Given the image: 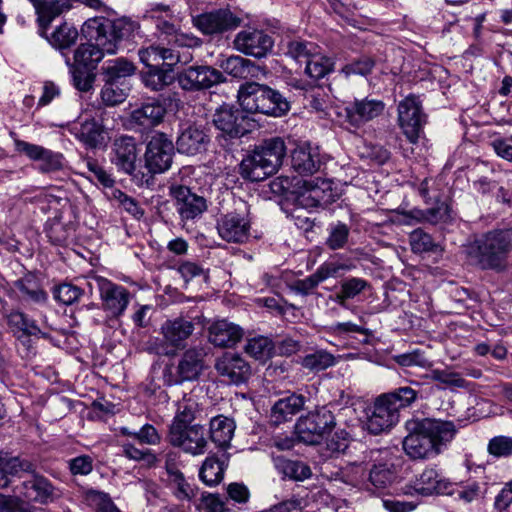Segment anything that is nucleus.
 <instances>
[{
	"instance_id": "obj_28",
	"label": "nucleus",
	"mask_w": 512,
	"mask_h": 512,
	"mask_svg": "<svg viewBox=\"0 0 512 512\" xmlns=\"http://www.w3.org/2000/svg\"><path fill=\"white\" fill-rule=\"evenodd\" d=\"M71 133L76 139L91 149L100 148L106 141L104 127L95 119H86L75 123L71 128Z\"/></svg>"
},
{
	"instance_id": "obj_23",
	"label": "nucleus",
	"mask_w": 512,
	"mask_h": 512,
	"mask_svg": "<svg viewBox=\"0 0 512 512\" xmlns=\"http://www.w3.org/2000/svg\"><path fill=\"white\" fill-rule=\"evenodd\" d=\"M215 369L222 377L237 385L246 382L251 375L250 365L234 353H225L218 358Z\"/></svg>"
},
{
	"instance_id": "obj_35",
	"label": "nucleus",
	"mask_w": 512,
	"mask_h": 512,
	"mask_svg": "<svg viewBox=\"0 0 512 512\" xmlns=\"http://www.w3.org/2000/svg\"><path fill=\"white\" fill-rule=\"evenodd\" d=\"M235 429L234 420L224 415L215 416L210 420V438L219 448L226 449L230 446Z\"/></svg>"
},
{
	"instance_id": "obj_37",
	"label": "nucleus",
	"mask_w": 512,
	"mask_h": 512,
	"mask_svg": "<svg viewBox=\"0 0 512 512\" xmlns=\"http://www.w3.org/2000/svg\"><path fill=\"white\" fill-rule=\"evenodd\" d=\"M166 114V108L159 102H151L135 109L131 114L134 123L150 128L159 125Z\"/></svg>"
},
{
	"instance_id": "obj_51",
	"label": "nucleus",
	"mask_w": 512,
	"mask_h": 512,
	"mask_svg": "<svg viewBox=\"0 0 512 512\" xmlns=\"http://www.w3.org/2000/svg\"><path fill=\"white\" fill-rule=\"evenodd\" d=\"M0 467L9 477L17 475L19 472H33L34 466L31 462L21 460L19 457L10 456L0 451Z\"/></svg>"
},
{
	"instance_id": "obj_58",
	"label": "nucleus",
	"mask_w": 512,
	"mask_h": 512,
	"mask_svg": "<svg viewBox=\"0 0 512 512\" xmlns=\"http://www.w3.org/2000/svg\"><path fill=\"white\" fill-rule=\"evenodd\" d=\"M313 44L300 40L289 41L286 45L285 54L298 63H306L313 54Z\"/></svg>"
},
{
	"instance_id": "obj_64",
	"label": "nucleus",
	"mask_w": 512,
	"mask_h": 512,
	"mask_svg": "<svg viewBox=\"0 0 512 512\" xmlns=\"http://www.w3.org/2000/svg\"><path fill=\"white\" fill-rule=\"evenodd\" d=\"M488 451L496 457H507L512 454V438L497 436L489 441Z\"/></svg>"
},
{
	"instance_id": "obj_13",
	"label": "nucleus",
	"mask_w": 512,
	"mask_h": 512,
	"mask_svg": "<svg viewBox=\"0 0 512 512\" xmlns=\"http://www.w3.org/2000/svg\"><path fill=\"white\" fill-rule=\"evenodd\" d=\"M244 111L243 108L223 104L215 110L212 122L230 138H239L251 130L250 119Z\"/></svg>"
},
{
	"instance_id": "obj_62",
	"label": "nucleus",
	"mask_w": 512,
	"mask_h": 512,
	"mask_svg": "<svg viewBox=\"0 0 512 512\" xmlns=\"http://www.w3.org/2000/svg\"><path fill=\"white\" fill-rule=\"evenodd\" d=\"M34 510L33 505L18 501L14 493L11 496L0 494V512H34Z\"/></svg>"
},
{
	"instance_id": "obj_56",
	"label": "nucleus",
	"mask_w": 512,
	"mask_h": 512,
	"mask_svg": "<svg viewBox=\"0 0 512 512\" xmlns=\"http://www.w3.org/2000/svg\"><path fill=\"white\" fill-rule=\"evenodd\" d=\"M392 359L401 367L429 368L432 365L425 353L419 349L394 355Z\"/></svg>"
},
{
	"instance_id": "obj_45",
	"label": "nucleus",
	"mask_w": 512,
	"mask_h": 512,
	"mask_svg": "<svg viewBox=\"0 0 512 512\" xmlns=\"http://www.w3.org/2000/svg\"><path fill=\"white\" fill-rule=\"evenodd\" d=\"M15 287L20 291L24 300L39 304L47 301V293L32 277H25L17 280L15 282Z\"/></svg>"
},
{
	"instance_id": "obj_17",
	"label": "nucleus",
	"mask_w": 512,
	"mask_h": 512,
	"mask_svg": "<svg viewBox=\"0 0 512 512\" xmlns=\"http://www.w3.org/2000/svg\"><path fill=\"white\" fill-rule=\"evenodd\" d=\"M170 195L176 201V209L182 221L200 217L208 208L207 200L184 185H171Z\"/></svg>"
},
{
	"instance_id": "obj_44",
	"label": "nucleus",
	"mask_w": 512,
	"mask_h": 512,
	"mask_svg": "<svg viewBox=\"0 0 512 512\" xmlns=\"http://www.w3.org/2000/svg\"><path fill=\"white\" fill-rule=\"evenodd\" d=\"M381 396L390 406H394L397 413H399L401 408L409 407L417 400L418 391L410 386H404Z\"/></svg>"
},
{
	"instance_id": "obj_50",
	"label": "nucleus",
	"mask_w": 512,
	"mask_h": 512,
	"mask_svg": "<svg viewBox=\"0 0 512 512\" xmlns=\"http://www.w3.org/2000/svg\"><path fill=\"white\" fill-rule=\"evenodd\" d=\"M368 286V282L362 278H349L341 283L340 291L336 294V300L344 306L346 300L356 297Z\"/></svg>"
},
{
	"instance_id": "obj_52",
	"label": "nucleus",
	"mask_w": 512,
	"mask_h": 512,
	"mask_svg": "<svg viewBox=\"0 0 512 512\" xmlns=\"http://www.w3.org/2000/svg\"><path fill=\"white\" fill-rule=\"evenodd\" d=\"M279 468L284 476L296 481L308 479L312 474L311 469L307 464L297 460H282L279 463Z\"/></svg>"
},
{
	"instance_id": "obj_46",
	"label": "nucleus",
	"mask_w": 512,
	"mask_h": 512,
	"mask_svg": "<svg viewBox=\"0 0 512 512\" xmlns=\"http://www.w3.org/2000/svg\"><path fill=\"white\" fill-rule=\"evenodd\" d=\"M245 352L256 360L265 362L272 356L273 342L264 336H258L247 340Z\"/></svg>"
},
{
	"instance_id": "obj_63",
	"label": "nucleus",
	"mask_w": 512,
	"mask_h": 512,
	"mask_svg": "<svg viewBox=\"0 0 512 512\" xmlns=\"http://www.w3.org/2000/svg\"><path fill=\"white\" fill-rule=\"evenodd\" d=\"M82 295V290L72 284H61L55 290V298L65 304L71 305Z\"/></svg>"
},
{
	"instance_id": "obj_7",
	"label": "nucleus",
	"mask_w": 512,
	"mask_h": 512,
	"mask_svg": "<svg viewBox=\"0 0 512 512\" xmlns=\"http://www.w3.org/2000/svg\"><path fill=\"white\" fill-rule=\"evenodd\" d=\"M205 355V349L202 347L187 349L177 365H169L164 369L165 384L172 386L198 379L204 369Z\"/></svg>"
},
{
	"instance_id": "obj_3",
	"label": "nucleus",
	"mask_w": 512,
	"mask_h": 512,
	"mask_svg": "<svg viewBox=\"0 0 512 512\" xmlns=\"http://www.w3.org/2000/svg\"><path fill=\"white\" fill-rule=\"evenodd\" d=\"M512 251V228H497L475 238L466 248V254L474 266L481 270L504 272L508 267V255Z\"/></svg>"
},
{
	"instance_id": "obj_14",
	"label": "nucleus",
	"mask_w": 512,
	"mask_h": 512,
	"mask_svg": "<svg viewBox=\"0 0 512 512\" xmlns=\"http://www.w3.org/2000/svg\"><path fill=\"white\" fill-rule=\"evenodd\" d=\"M421 102L415 96H408L398 105V122L411 143H416L425 124Z\"/></svg>"
},
{
	"instance_id": "obj_22",
	"label": "nucleus",
	"mask_w": 512,
	"mask_h": 512,
	"mask_svg": "<svg viewBox=\"0 0 512 512\" xmlns=\"http://www.w3.org/2000/svg\"><path fill=\"white\" fill-rule=\"evenodd\" d=\"M16 151L25 154L27 157L34 161H41L39 166L40 171L43 173L54 172L62 169L63 156L60 153H55L40 145L28 143L23 140H15Z\"/></svg>"
},
{
	"instance_id": "obj_16",
	"label": "nucleus",
	"mask_w": 512,
	"mask_h": 512,
	"mask_svg": "<svg viewBox=\"0 0 512 512\" xmlns=\"http://www.w3.org/2000/svg\"><path fill=\"white\" fill-rule=\"evenodd\" d=\"M13 493L18 501L32 505V502L46 504L53 499L54 487L50 481L37 474L13 485Z\"/></svg>"
},
{
	"instance_id": "obj_53",
	"label": "nucleus",
	"mask_w": 512,
	"mask_h": 512,
	"mask_svg": "<svg viewBox=\"0 0 512 512\" xmlns=\"http://www.w3.org/2000/svg\"><path fill=\"white\" fill-rule=\"evenodd\" d=\"M335 363V358L332 354L319 350L313 353L307 354L303 357L301 364L304 368L314 370V371H322L327 369L328 367L333 366Z\"/></svg>"
},
{
	"instance_id": "obj_4",
	"label": "nucleus",
	"mask_w": 512,
	"mask_h": 512,
	"mask_svg": "<svg viewBox=\"0 0 512 512\" xmlns=\"http://www.w3.org/2000/svg\"><path fill=\"white\" fill-rule=\"evenodd\" d=\"M285 154L286 146L281 138L267 139L242 160L240 174L253 182L265 180L278 170Z\"/></svg>"
},
{
	"instance_id": "obj_20",
	"label": "nucleus",
	"mask_w": 512,
	"mask_h": 512,
	"mask_svg": "<svg viewBox=\"0 0 512 512\" xmlns=\"http://www.w3.org/2000/svg\"><path fill=\"white\" fill-rule=\"evenodd\" d=\"M300 188L295 201L297 206L305 209L327 203L332 193L331 183L320 178L303 180Z\"/></svg>"
},
{
	"instance_id": "obj_6",
	"label": "nucleus",
	"mask_w": 512,
	"mask_h": 512,
	"mask_svg": "<svg viewBox=\"0 0 512 512\" xmlns=\"http://www.w3.org/2000/svg\"><path fill=\"white\" fill-rule=\"evenodd\" d=\"M336 427V418L328 406L317 407L301 416L295 425L298 439L309 445L319 444Z\"/></svg>"
},
{
	"instance_id": "obj_19",
	"label": "nucleus",
	"mask_w": 512,
	"mask_h": 512,
	"mask_svg": "<svg viewBox=\"0 0 512 512\" xmlns=\"http://www.w3.org/2000/svg\"><path fill=\"white\" fill-rule=\"evenodd\" d=\"M385 107V103L379 99L369 97L355 99L345 108L346 121L354 128H360L381 116Z\"/></svg>"
},
{
	"instance_id": "obj_41",
	"label": "nucleus",
	"mask_w": 512,
	"mask_h": 512,
	"mask_svg": "<svg viewBox=\"0 0 512 512\" xmlns=\"http://www.w3.org/2000/svg\"><path fill=\"white\" fill-rule=\"evenodd\" d=\"M45 32H47V30ZM78 35V30L74 26L64 22L57 27L50 36H47V33L42 36L45 37L52 46L58 49H67L76 43Z\"/></svg>"
},
{
	"instance_id": "obj_43",
	"label": "nucleus",
	"mask_w": 512,
	"mask_h": 512,
	"mask_svg": "<svg viewBox=\"0 0 512 512\" xmlns=\"http://www.w3.org/2000/svg\"><path fill=\"white\" fill-rule=\"evenodd\" d=\"M224 463L217 457L210 456L203 462L200 471V479L208 486L219 484L224 476Z\"/></svg>"
},
{
	"instance_id": "obj_27",
	"label": "nucleus",
	"mask_w": 512,
	"mask_h": 512,
	"mask_svg": "<svg viewBox=\"0 0 512 512\" xmlns=\"http://www.w3.org/2000/svg\"><path fill=\"white\" fill-rule=\"evenodd\" d=\"M242 337L243 329L227 320H218L209 327V341L217 347H233Z\"/></svg>"
},
{
	"instance_id": "obj_61",
	"label": "nucleus",
	"mask_w": 512,
	"mask_h": 512,
	"mask_svg": "<svg viewBox=\"0 0 512 512\" xmlns=\"http://www.w3.org/2000/svg\"><path fill=\"white\" fill-rule=\"evenodd\" d=\"M410 244L416 253L432 251L434 247L432 237L421 229H416L410 234Z\"/></svg>"
},
{
	"instance_id": "obj_42",
	"label": "nucleus",
	"mask_w": 512,
	"mask_h": 512,
	"mask_svg": "<svg viewBox=\"0 0 512 512\" xmlns=\"http://www.w3.org/2000/svg\"><path fill=\"white\" fill-rule=\"evenodd\" d=\"M198 403L191 397H184L177 404V411L169 429L189 426L196 418Z\"/></svg>"
},
{
	"instance_id": "obj_30",
	"label": "nucleus",
	"mask_w": 512,
	"mask_h": 512,
	"mask_svg": "<svg viewBox=\"0 0 512 512\" xmlns=\"http://www.w3.org/2000/svg\"><path fill=\"white\" fill-rule=\"evenodd\" d=\"M140 61L146 68L159 66L173 67L180 61V55L174 48L151 45L138 51Z\"/></svg>"
},
{
	"instance_id": "obj_26",
	"label": "nucleus",
	"mask_w": 512,
	"mask_h": 512,
	"mask_svg": "<svg viewBox=\"0 0 512 512\" xmlns=\"http://www.w3.org/2000/svg\"><path fill=\"white\" fill-rule=\"evenodd\" d=\"M112 162L126 174H132L136 168L137 148L131 136H120L113 142Z\"/></svg>"
},
{
	"instance_id": "obj_33",
	"label": "nucleus",
	"mask_w": 512,
	"mask_h": 512,
	"mask_svg": "<svg viewBox=\"0 0 512 512\" xmlns=\"http://www.w3.org/2000/svg\"><path fill=\"white\" fill-rule=\"evenodd\" d=\"M293 169L301 175H311L320 168L319 154L308 144L297 146L291 155Z\"/></svg>"
},
{
	"instance_id": "obj_8",
	"label": "nucleus",
	"mask_w": 512,
	"mask_h": 512,
	"mask_svg": "<svg viewBox=\"0 0 512 512\" xmlns=\"http://www.w3.org/2000/svg\"><path fill=\"white\" fill-rule=\"evenodd\" d=\"M250 229L249 207L245 202H240L233 211L222 215L217 221L218 234L227 242H246Z\"/></svg>"
},
{
	"instance_id": "obj_60",
	"label": "nucleus",
	"mask_w": 512,
	"mask_h": 512,
	"mask_svg": "<svg viewBox=\"0 0 512 512\" xmlns=\"http://www.w3.org/2000/svg\"><path fill=\"white\" fill-rule=\"evenodd\" d=\"M123 453L127 458L143 461L149 467L155 466L158 461L157 456L150 449L141 450L132 444H124Z\"/></svg>"
},
{
	"instance_id": "obj_48",
	"label": "nucleus",
	"mask_w": 512,
	"mask_h": 512,
	"mask_svg": "<svg viewBox=\"0 0 512 512\" xmlns=\"http://www.w3.org/2000/svg\"><path fill=\"white\" fill-rule=\"evenodd\" d=\"M333 69L330 58L319 54H312L305 63V73L312 79L318 80L326 76Z\"/></svg>"
},
{
	"instance_id": "obj_59",
	"label": "nucleus",
	"mask_w": 512,
	"mask_h": 512,
	"mask_svg": "<svg viewBox=\"0 0 512 512\" xmlns=\"http://www.w3.org/2000/svg\"><path fill=\"white\" fill-rule=\"evenodd\" d=\"M375 62L371 57L362 56L359 59L346 64L342 68V72L346 76L361 75L366 76L371 73L374 68Z\"/></svg>"
},
{
	"instance_id": "obj_5",
	"label": "nucleus",
	"mask_w": 512,
	"mask_h": 512,
	"mask_svg": "<svg viewBox=\"0 0 512 512\" xmlns=\"http://www.w3.org/2000/svg\"><path fill=\"white\" fill-rule=\"evenodd\" d=\"M238 100L243 110L250 113L280 117L290 109L289 102L279 91L257 82L242 84L238 90Z\"/></svg>"
},
{
	"instance_id": "obj_32",
	"label": "nucleus",
	"mask_w": 512,
	"mask_h": 512,
	"mask_svg": "<svg viewBox=\"0 0 512 512\" xmlns=\"http://www.w3.org/2000/svg\"><path fill=\"white\" fill-rule=\"evenodd\" d=\"M305 405V397L301 394H291L279 399L271 408V420L278 425L291 420Z\"/></svg>"
},
{
	"instance_id": "obj_40",
	"label": "nucleus",
	"mask_w": 512,
	"mask_h": 512,
	"mask_svg": "<svg viewBox=\"0 0 512 512\" xmlns=\"http://www.w3.org/2000/svg\"><path fill=\"white\" fill-rule=\"evenodd\" d=\"M396 478L397 476L393 466L387 463L375 464L369 472V482L376 491L390 487Z\"/></svg>"
},
{
	"instance_id": "obj_10",
	"label": "nucleus",
	"mask_w": 512,
	"mask_h": 512,
	"mask_svg": "<svg viewBox=\"0 0 512 512\" xmlns=\"http://www.w3.org/2000/svg\"><path fill=\"white\" fill-rule=\"evenodd\" d=\"M176 80L181 89L197 92L209 89L225 81L223 73L208 65H191L180 71Z\"/></svg>"
},
{
	"instance_id": "obj_21",
	"label": "nucleus",
	"mask_w": 512,
	"mask_h": 512,
	"mask_svg": "<svg viewBox=\"0 0 512 512\" xmlns=\"http://www.w3.org/2000/svg\"><path fill=\"white\" fill-rule=\"evenodd\" d=\"M399 420L394 406H390L382 396H379L368 414L366 426L367 430L374 435L381 434L391 429Z\"/></svg>"
},
{
	"instance_id": "obj_1",
	"label": "nucleus",
	"mask_w": 512,
	"mask_h": 512,
	"mask_svg": "<svg viewBox=\"0 0 512 512\" xmlns=\"http://www.w3.org/2000/svg\"><path fill=\"white\" fill-rule=\"evenodd\" d=\"M137 22L127 18L111 20L106 17L88 19L82 26L83 35L90 43L81 44L74 53L75 63L86 69H94L105 54H114L124 39L138 30Z\"/></svg>"
},
{
	"instance_id": "obj_38",
	"label": "nucleus",
	"mask_w": 512,
	"mask_h": 512,
	"mask_svg": "<svg viewBox=\"0 0 512 512\" xmlns=\"http://www.w3.org/2000/svg\"><path fill=\"white\" fill-rule=\"evenodd\" d=\"M220 68L234 78L245 79L254 75L256 65L249 59L232 55L221 61Z\"/></svg>"
},
{
	"instance_id": "obj_29",
	"label": "nucleus",
	"mask_w": 512,
	"mask_h": 512,
	"mask_svg": "<svg viewBox=\"0 0 512 512\" xmlns=\"http://www.w3.org/2000/svg\"><path fill=\"white\" fill-rule=\"evenodd\" d=\"M34 6L39 24V34L45 35V31L51 22L60 14L68 11L71 4L68 0H29Z\"/></svg>"
},
{
	"instance_id": "obj_11",
	"label": "nucleus",
	"mask_w": 512,
	"mask_h": 512,
	"mask_svg": "<svg viewBox=\"0 0 512 512\" xmlns=\"http://www.w3.org/2000/svg\"><path fill=\"white\" fill-rule=\"evenodd\" d=\"M167 441L192 456L203 455L208 446L206 430L200 424L169 429Z\"/></svg>"
},
{
	"instance_id": "obj_31",
	"label": "nucleus",
	"mask_w": 512,
	"mask_h": 512,
	"mask_svg": "<svg viewBox=\"0 0 512 512\" xmlns=\"http://www.w3.org/2000/svg\"><path fill=\"white\" fill-rule=\"evenodd\" d=\"M194 323L184 318L166 320L161 326L164 340L174 348H184L185 341L194 331Z\"/></svg>"
},
{
	"instance_id": "obj_24",
	"label": "nucleus",
	"mask_w": 512,
	"mask_h": 512,
	"mask_svg": "<svg viewBox=\"0 0 512 512\" xmlns=\"http://www.w3.org/2000/svg\"><path fill=\"white\" fill-rule=\"evenodd\" d=\"M210 138L205 130L197 125H187L180 130L176 140L179 153L196 155L206 150Z\"/></svg>"
},
{
	"instance_id": "obj_47",
	"label": "nucleus",
	"mask_w": 512,
	"mask_h": 512,
	"mask_svg": "<svg viewBox=\"0 0 512 512\" xmlns=\"http://www.w3.org/2000/svg\"><path fill=\"white\" fill-rule=\"evenodd\" d=\"M158 28L166 36V40L170 45L191 47L196 43V37L180 32L174 24L167 21L160 22Z\"/></svg>"
},
{
	"instance_id": "obj_39",
	"label": "nucleus",
	"mask_w": 512,
	"mask_h": 512,
	"mask_svg": "<svg viewBox=\"0 0 512 512\" xmlns=\"http://www.w3.org/2000/svg\"><path fill=\"white\" fill-rule=\"evenodd\" d=\"M174 80L172 67L159 66L148 68L143 73V82L146 87L153 91H159L171 84Z\"/></svg>"
},
{
	"instance_id": "obj_25",
	"label": "nucleus",
	"mask_w": 512,
	"mask_h": 512,
	"mask_svg": "<svg viewBox=\"0 0 512 512\" xmlns=\"http://www.w3.org/2000/svg\"><path fill=\"white\" fill-rule=\"evenodd\" d=\"M452 484L443 477L436 469H425L416 479L412 486L417 494L429 496L436 494H450Z\"/></svg>"
},
{
	"instance_id": "obj_2",
	"label": "nucleus",
	"mask_w": 512,
	"mask_h": 512,
	"mask_svg": "<svg viewBox=\"0 0 512 512\" xmlns=\"http://www.w3.org/2000/svg\"><path fill=\"white\" fill-rule=\"evenodd\" d=\"M457 431L453 421L424 418L413 424L403 440V449L411 459H430L447 449Z\"/></svg>"
},
{
	"instance_id": "obj_57",
	"label": "nucleus",
	"mask_w": 512,
	"mask_h": 512,
	"mask_svg": "<svg viewBox=\"0 0 512 512\" xmlns=\"http://www.w3.org/2000/svg\"><path fill=\"white\" fill-rule=\"evenodd\" d=\"M428 377L433 381H437L448 386L457 388L467 387V381L461 376V374L448 369H434Z\"/></svg>"
},
{
	"instance_id": "obj_12",
	"label": "nucleus",
	"mask_w": 512,
	"mask_h": 512,
	"mask_svg": "<svg viewBox=\"0 0 512 512\" xmlns=\"http://www.w3.org/2000/svg\"><path fill=\"white\" fill-rule=\"evenodd\" d=\"M174 155L173 141L164 133L153 134L147 143L145 163L149 172L163 173L172 164Z\"/></svg>"
},
{
	"instance_id": "obj_18",
	"label": "nucleus",
	"mask_w": 512,
	"mask_h": 512,
	"mask_svg": "<svg viewBox=\"0 0 512 512\" xmlns=\"http://www.w3.org/2000/svg\"><path fill=\"white\" fill-rule=\"evenodd\" d=\"M233 44L237 51L260 59L272 50L274 41L262 30L246 29L235 36Z\"/></svg>"
},
{
	"instance_id": "obj_49",
	"label": "nucleus",
	"mask_w": 512,
	"mask_h": 512,
	"mask_svg": "<svg viewBox=\"0 0 512 512\" xmlns=\"http://www.w3.org/2000/svg\"><path fill=\"white\" fill-rule=\"evenodd\" d=\"M129 90V85L104 82L101 99L105 105L115 106L125 101Z\"/></svg>"
},
{
	"instance_id": "obj_34",
	"label": "nucleus",
	"mask_w": 512,
	"mask_h": 512,
	"mask_svg": "<svg viewBox=\"0 0 512 512\" xmlns=\"http://www.w3.org/2000/svg\"><path fill=\"white\" fill-rule=\"evenodd\" d=\"M7 325L14 333V335L21 333L22 336L30 337L36 336L48 339L50 334L43 331L38 327L36 322L30 319L26 314L21 311L13 310L6 316Z\"/></svg>"
},
{
	"instance_id": "obj_54",
	"label": "nucleus",
	"mask_w": 512,
	"mask_h": 512,
	"mask_svg": "<svg viewBox=\"0 0 512 512\" xmlns=\"http://www.w3.org/2000/svg\"><path fill=\"white\" fill-rule=\"evenodd\" d=\"M350 228L342 222L331 225L329 235L326 239V245L331 250L342 249L348 243Z\"/></svg>"
},
{
	"instance_id": "obj_15",
	"label": "nucleus",
	"mask_w": 512,
	"mask_h": 512,
	"mask_svg": "<svg viewBox=\"0 0 512 512\" xmlns=\"http://www.w3.org/2000/svg\"><path fill=\"white\" fill-rule=\"evenodd\" d=\"M193 25L204 35L222 34L240 25V19L229 9H216L192 17Z\"/></svg>"
},
{
	"instance_id": "obj_55",
	"label": "nucleus",
	"mask_w": 512,
	"mask_h": 512,
	"mask_svg": "<svg viewBox=\"0 0 512 512\" xmlns=\"http://www.w3.org/2000/svg\"><path fill=\"white\" fill-rule=\"evenodd\" d=\"M173 495L180 501H190L196 496L195 488L185 479L183 473H174L170 479Z\"/></svg>"
},
{
	"instance_id": "obj_9",
	"label": "nucleus",
	"mask_w": 512,
	"mask_h": 512,
	"mask_svg": "<svg viewBox=\"0 0 512 512\" xmlns=\"http://www.w3.org/2000/svg\"><path fill=\"white\" fill-rule=\"evenodd\" d=\"M95 281L99 291L101 307L107 317L110 319L120 318L131 300L129 290L101 276H97Z\"/></svg>"
},
{
	"instance_id": "obj_36",
	"label": "nucleus",
	"mask_w": 512,
	"mask_h": 512,
	"mask_svg": "<svg viewBox=\"0 0 512 512\" xmlns=\"http://www.w3.org/2000/svg\"><path fill=\"white\" fill-rule=\"evenodd\" d=\"M135 70L133 62L125 58L106 61L102 66L103 81L128 85L127 78L132 76Z\"/></svg>"
}]
</instances>
